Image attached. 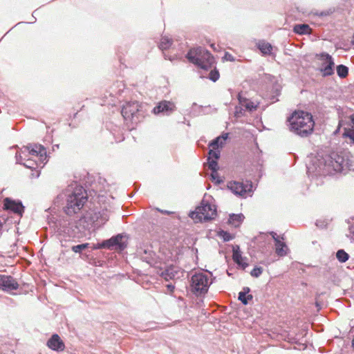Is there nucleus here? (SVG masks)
<instances>
[{"mask_svg":"<svg viewBox=\"0 0 354 354\" xmlns=\"http://www.w3.org/2000/svg\"><path fill=\"white\" fill-rule=\"evenodd\" d=\"M109 218V213L108 210L102 209L80 218L74 223H71L68 219V236H79L78 234H83L86 230L98 228L103 225Z\"/></svg>","mask_w":354,"mask_h":354,"instance_id":"f257e3e1","label":"nucleus"},{"mask_svg":"<svg viewBox=\"0 0 354 354\" xmlns=\"http://www.w3.org/2000/svg\"><path fill=\"white\" fill-rule=\"evenodd\" d=\"M50 211V214L47 216L49 224L53 223L57 232L62 235L66 231V223L65 217L66 216V191L62 192L58 194L53 201L51 207L46 211Z\"/></svg>","mask_w":354,"mask_h":354,"instance_id":"f03ea898","label":"nucleus"},{"mask_svg":"<svg viewBox=\"0 0 354 354\" xmlns=\"http://www.w3.org/2000/svg\"><path fill=\"white\" fill-rule=\"evenodd\" d=\"M288 121L290 131L300 137H308L313 131L315 122L310 113L295 111L288 118Z\"/></svg>","mask_w":354,"mask_h":354,"instance_id":"7ed1b4c3","label":"nucleus"},{"mask_svg":"<svg viewBox=\"0 0 354 354\" xmlns=\"http://www.w3.org/2000/svg\"><path fill=\"white\" fill-rule=\"evenodd\" d=\"M319 162L323 165L322 168L319 165V169L316 168L317 174L319 175L332 174L333 171L342 172L348 165V160L337 152L331 153L322 160H319Z\"/></svg>","mask_w":354,"mask_h":354,"instance_id":"20e7f679","label":"nucleus"},{"mask_svg":"<svg viewBox=\"0 0 354 354\" xmlns=\"http://www.w3.org/2000/svg\"><path fill=\"white\" fill-rule=\"evenodd\" d=\"M88 200L86 189L81 185H68V216L77 214L82 209Z\"/></svg>","mask_w":354,"mask_h":354,"instance_id":"39448f33","label":"nucleus"},{"mask_svg":"<svg viewBox=\"0 0 354 354\" xmlns=\"http://www.w3.org/2000/svg\"><path fill=\"white\" fill-rule=\"evenodd\" d=\"M28 156H32L39 160L42 167L48 162L47 151L45 147L40 144H28L23 146L15 154L16 163H21Z\"/></svg>","mask_w":354,"mask_h":354,"instance_id":"423d86ee","label":"nucleus"},{"mask_svg":"<svg viewBox=\"0 0 354 354\" xmlns=\"http://www.w3.org/2000/svg\"><path fill=\"white\" fill-rule=\"evenodd\" d=\"M186 58L189 62L205 71L214 67V57L207 50L202 47L190 49L186 55Z\"/></svg>","mask_w":354,"mask_h":354,"instance_id":"0eeeda50","label":"nucleus"},{"mask_svg":"<svg viewBox=\"0 0 354 354\" xmlns=\"http://www.w3.org/2000/svg\"><path fill=\"white\" fill-rule=\"evenodd\" d=\"M186 58L189 62L205 71L214 67V57L207 50L202 47L190 49L186 55Z\"/></svg>","mask_w":354,"mask_h":354,"instance_id":"6e6552de","label":"nucleus"},{"mask_svg":"<svg viewBox=\"0 0 354 354\" xmlns=\"http://www.w3.org/2000/svg\"><path fill=\"white\" fill-rule=\"evenodd\" d=\"M121 114L127 124L131 125V129H133V125L139 123L145 117V112L142 106L137 101L126 102L122 106Z\"/></svg>","mask_w":354,"mask_h":354,"instance_id":"1a4fd4ad","label":"nucleus"},{"mask_svg":"<svg viewBox=\"0 0 354 354\" xmlns=\"http://www.w3.org/2000/svg\"><path fill=\"white\" fill-rule=\"evenodd\" d=\"M190 290L196 297L204 296L212 283L209 277L203 272H196L190 279Z\"/></svg>","mask_w":354,"mask_h":354,"instance_id":"9d476101","label":"nucleus"},{"mask_svg":"<svg viewBox=\"0 0 354 354\" xmlns=\"http://www.w3.org/2000/svg\"><path fill=\"white\" fill-rule=\"evenodd\" d=\"M216 215V209L214 205L208 201L202 200L200 205L194 211L189 213V216L196 222L207 221L213 219Z\"/></svg>","mask_w":354,"mask_h":354,"instance_id":"9b49d317","label":"nucleus"},{"mask_svg":"<svg viewBox=\"0 0 354 354\" xmlns=\"http://www.w3.org/2000/svg\"><path fill=\"white\" fill-rule=\"evenodd\" d=\"M3 206L5 210L14 213L20 217L23 216L25 210V207L21 201L12 199L9 197H6L3 199Z\"/></svg>","mask_w":354,"mask_h":354,"instance_id":"f8f14e48","label":"nucleus"},{"mask_svg":"<svg viewBox=\"0 0 354 354\" xmlns=\"http://www.w3.org/2000/svg\"><path fill=\"white\" fill-rule=\"evenodd\" d=\"M227 187L234 194L245 196L247 193L252 191V183L250 180L245 183L232 181L228 183Z\"/></svg>","mask_w":354,"mask_h":354,"instance_id":"ddd939ff","label":"nucleus"},{"mask_svg":"<svg viewBox=\"0 0 354 354\" xmlns=\"http://www.w3.org/2000/svg\"><path fill=\"white\" fill-rule=\"evenodd\" d=\"M123 236L118 234L112 236L111 239L103 241L97 247V248H108L124 250L127 248V243L122 241Z\"/></svg>","mask_w":354,"mask_h":354,"instance_id":"4468645a","label":"nucleus"},{"mask_svg":"<svg viewBox=\"0 0 354 354\" xmlns=\"http://www.w3.org/2000/svg\"><path fill=\"white\" fill-rule=\"evenodd\" d=\"M19 283L11 275L0 274V290L4 292L17 290Z\"/></svg>","mask_w":354,"mask_h":354,"instance_id":"2eb2a0df","label":"nucleus"},{"mask_svg":"<svg viewBox=\"0 0 354 354\" xmlns=\"http://www.w3.org/2000/svg\"><path fill=\"white\" fill-rule=\"evenodd\" d=\"M322 58L326 60V62L322 64L320 71L324 77L332 75L334 73L335 63L333 57L326 53H322L320 55Z\"/></svg>","mask_w":354,"mask_h":354,"instance_id":"dca6fc26","label":"nucleus"},{"mask_svg":"<svg viewBox=\"0 0 354 354\" xmlns=\"http://www.w3.org/2000/svg\"><path fill=\"white\" fill-rule=\"evenodd\" d=\"M176 109L175 104L167 100H162L153 109V113L154 114H163V115H169Z\"/></svg>","mask_w":354,"mask_h":354,"instance_id":"f3484780","label":"nucleus"},{"mask_svg":"<svg viewBox=\"0 0 354 354\" xmlns=\"http://www.w3.org/2000/svg\"><path fill=\"white\" fill-rule=\"evenodd\" d=\"M46 345L49 348L57 352L62 351L65 348L64 342L56 333L52 335L48 339Z\"/></svg>","mask_w":354,"mask_h":354,"instance_id":"a211bd4d","label":"nucleus"},{"mask_svg":"<svg viewBox=\"0 0 354 354\" xmlns=\"http://www.w3.org/2000/svg\"><path fill=\"white\" fill-rule=\"evenodd\" d=\"M351 124L349 127L344 128L343 137L348 138L351 144L354 145V113L349 115Z\"/></svg>","mask_w":354,"mask_h":354,"instance_id":"6ab92c4d","label":"nucleus"},{"mask_svg":"<svg viewBox=\"0 0 354 354\" xmlns=\"http://www.w3.org/2000/svg\"><path fill=\"white\" fill-rule=\"evenodd\" d=\"M140 258L143 261L151 265L156 263V254L149 249H140Z\"/></svg>","mask_w":354,"mask_h":354,"instance_id":"aec40b11","label":"nucleus"},{"mask_svg":"<svg viewBox=\"0 0 354 354\" xmlns=\"http://www.w3.org/2000/svg\"><path fill=\"white\" fill-rule=\"evenodd\" d=\"M25 167L30 169L32 171L35 170L39 167H43L42 164H39V162L37 159H32L30 156L27 157L25 160H21V163Z\"/></svg>","mask_w":354,"mask_h":354,"instance_id":"412c9836","label":"nucleus"},{"mask_svg":"<svg viewBox=\"0 0 354 354\" xmlns=\"http://www.w3.org/2000/svg\"><path fill=\"white\" fill-rule=\"evenodd\" d=\"M275 252L279 257H284L287 254L288 246L281 239L274 242Z\"/></svg>","mask_w":354,"mask_h":354,"instance_id":"4be33fe9","label":"nucleus"},{"mask_svg":"<svg viewBox=\"0 0 354 354\" xmlns=\"http://www.w3.org/2000/svg\"><path fill=\"white\" fill-rule=\"evenodd\" d=\"M257 47L263 55H270L272 50V46L264 40L259 41L257 44Z\"/></svg>","mask_w":354,"mask_h":354,"instance_id":"5701e85b","label":"nucleus"},{"mask_svg":"<svg viewBox=\"0 0 354 354\" xmlns=\"http://www.w3.org/2000/svg\"><path fill=\"white\" fill-rule=\"evenodd\" d=\"M177 274L176 270H175V268L170 266L163 270L161 273L162 277H163L166 281H169L175 277Z\"/></svg>","mask_w":354,"mask_h":354,"instance_id":"b1692460","label":"nucleus"},{"mask_svg":"<svg viewBox=\"0 0 354 354\" xmlns=\"http://www.w3.org/2000/svg\"><path fill=\"white\" fill-rule=\"evenodd\" d=\"M243 218L244 216L242 214H232L230 215L228 221L230 224L234 225L235 227H238L243 222Z\"/></svg>","mask_w":354,"mask_h":354,"instance_id":"393cba45","label":"nucleus"},{"mask_svg":"<svg viewBox=\"0 0 354 354\" xmlns=\"http://www.w3.org/2000/svg\"><path fill=\"white\" fill-rule=\"evenodd\" d=\"M310 28L308 24H297L294 27V32L299 35L310 33Z\"/></svg>","mask_w":354,"mask_h":354,"instance_id":"a878e982","label":"nucleus"},{"mask_svg":"<svg viewBox=\"0 0 354 354\" xmlns=\"http://www.w3.org/2000/svg\"><path fill=\"white\" fill-rule=\"evenodd\" d=\"M172 44V40L167 36H164L161 38L159 44V48L162 50L168 49Z\"/></svg>","mask_w":354,"mask_h":354,"instance_id":"bb28decb","label":"nucleus"},{"mask_svg":"<svg viewBox=\"0 0 354 354\" xmlns=\"http://www.w3.org/2000/svg\"><path fill=\"white\" fill-rule=\"evenodd\" d=\"M336 257L341 263H345L350 257L349 254L343 249L338 250L336 252Z\"/></svg>","mask_w":354,"mask_h":354,"instance_id":"cd10ccee","label":"nucleus"},{"mask_svg":"<svg viewBox=\"0 0 354 354\" xmlns=\"http://www.w3.org/2000/svg\"><path fill=\"white\" fill-rule=\"evenodd\" d=\"M337 75L341 78H345L348 74V68L345 65L340 64L337 66Z\"/></svg>","mask_w":354,"mask_h":354,"instance_id":"c85d7f7f","label":"nucleus"},{"mask_svg":"<svg viewBox=\"0 0 354 354\" xmlns=\"http://www.w3.org/2000/svg\"><path fill=\"white\" fill-rule=\"evenodd\" d=\"M90 244L88 243L79 244L77 245H73L71 247V250L75 252L79 253L80 254H83V251L87 249L89 247Z\"/></svg>","mask_w":354,"mask_h":354,"instance_id":"c756f323","label":"nucleus"},{"mask_svg":"<svg viewBox=\"0 0 354 354\" xmlns=\"http://www.w3.org/2000/svg\"><path fill=\"white\" fill-rule=\"evenodd\" d=\"M232 252V259L234 262H238L239 260L242 259V255L239 245L233 246Z\"/></svg>","mask_w":354,"mask_h":354,"instance_id":"7c9ffc66","label":"nucleus"},{"mask_svg":"<svg viewBox=\"0 0 354 354\" xmlns=\"http://www.w3.org/2000/svg\"><path fill=\"white\" fill-rule=\"evenodd\" d=\"M259 106V103H254V102L249 100L247 103L244 104L243 107H245V110L249 112H252L257 110Z\"/></svg>","mask_w":354,"mask_h":354,"instance_id":"2f4dec72","label":"nucleus"},{"mask_svg":"<svg viewBox=\"0 0 354 354\" xmlns=\"http://www.w3.org/2000/svg\"><path fill=\"white\" fill-rule=\"evenodd\" d=\"M253 297L252 295H248L240 292L239 293L238 299L241 301V303L244 305H247L250 300L252 299Z\"/></svg>","mask_w":354,"mask_h":354,"instance_id":"473e14b6","label":"nucleus"},{"mask_svg":"<svg viewBox=\"0 0 354 354\" xmlns=\"http://www.w3.org/2000/svg\"><path fill=\"white\" fill-rule=\"evenodd\" d=\"M219 77L220 74L216 68H214L209 72L208 78L212 82H215L219 79Z\"/></svg>","mask_w":354,"mask_h":354,"instance_id":"72a5a7b5","label":"nucleus"},{"mask_svg":"<svg viewBox=\"0 0 354 354\" xmlns=\"http://www.w3.org/2000/svg\"><path fill=\"white\" fill-rule=\"evenodd\" d=\"M208 167L212 171H217L218 169L217 160L207 158Z\"/></svg>","mask_w":354,"mask_h":354,"instance_id":"f704fd0d","label":"nucleus"},{"mask_svg":"<svg viewBox=\"0 0 354 354\" xmlns=\"http://www.w3.org/2000/svg\"><path fill=\"white\" fill-rule=\"evenodd\" d=\"M223 145V141H221V137H217L210 142L209 147H213L214 149H218L219 146H222Z\"/></svg>","mask_w":354,"mask_h":354,"instance_id":"c9c22d12","label":"nucleus"},{"mask_svg":"<svg viewBox=\"0 0 354 354\" xmlns=\"http://www.w3.org/2000/svg\"><path fill=\"white\" fill-rule=\"evenodd\" d=\"M218 234L224 241H230L234 239V236L232 234L224 230H221Z\"/></svg>","mask_w":354,"mask_h":354,"instance_id":"e433bc0d","label":"nucleus"},{"mask_svg":"<svg viewBox=\"0 0 354 354\" xmlns=\"http://www.w3.org/2000/svg\"><path fill=\"white\" fill-rule=\"evenodd\" d=\"M207 158L218 160L220 157V151L218 149H209Z\"/></svg>","mask_w":354,"mask_h":354,"instance_id":"4c0bfd02","label":"nucleus"},{"mask_svg":"<svg viewBox=\"0 0 354 354\" xmlns=\"http://www.w3.org/2000/svg\"><path fill=\"white\" fill-rule=\"evenodd\" d=\"M242 106H236L235 111H234V117L236 118H239L244 115L245 110L243 109Z\"/></svg>","mask_w":354,"mask_h":354,"instance_id":"58836bf2","label":"nucleus"},{"mask_svg":"<svg viewBox=\"0 0 354 354\" xmlns=\"http://www.w3.org/2000/svg\"><path fill=\"white\" fill-rule=\"evenodd\" d=\"M263 272L261 267L255 266L250 272V274L254 277H259Z\"/></svg>","mask_w":354,"mask_h":354,"instance_id":"ea45409f","label":"nucleus"},{"mask_svg":"<svg viewBox=\"0 0 354 354\" xmlns=\"http://www.w3.org/2000/svg\"><path fill=\"white\" fill-rule=\"evenodd\" d=\"M237 99L239 100V105H241L242 106H244V104L247 103L248 101L249 100L248 98H247L246 97H244L242 95V93H239L238 94Z\"/></svg>","mask_w":354,"mask_h":354,"instance_id":"a19ab883","label":"nucleus"},{"mask_svg":"<svg viewBox=\"0 0 354 354\" xmlns=\"http://www.w3.org/2000/svg\"><path fill=\"white\" fill-rule=\"evenodd\" d=\"M245 260H247V258L242 257L241 260H239L238 262L235 263L238 265L239 267H240L243 270H245L248 266V263L245 262Z\"/></svg>","mask_w":354,"mask_h":354,"instance_id":"79ce46f5","label":"nucleus"},{"mask_svg":"<svg viewBox=\"0 0 354 354\" xmlns=\"http://www.w3.org/2000/svg\"><path fill=\"white\" fill-rule=\"evenodd\" d=\"M211 178L212 180L214 181L216 184H221L223 182V180L219 178L217 171H212Z\"/></svg>","mask_w":354,"mask_h":354,"instance_id":"37998d69","label":"nucleus"},{"mask_svg":"<svg viewBox=\"0 0 354 354\" xmlns=\"http://www.w3.org/2000/svg\"><path fill=\"white\" fill-rule=\"evenodd\" d=\"M315 225L317 227L323 229L327 226L328 223L325 220H317L315 223Z\"/></svg>","mask_w":354,"mask_h":354,"instance_id":"c03bdc74","label":"nucleus"},{"mask_svg":"<svg viewBox=\"0 0 354 354\" xmlns=\"http://www.w3.org/2000/svg\"><path fill=\"white\" fill-rule=\"evenodd\" d=\"M74 178H75V180L73 181L74 183H72L71 185H73V187H75L76 185H82V183H84V181H82V180L80 178L77 179V176H74Z\"/></svg>","mask_w":354,"mask_h":354,"instance_id":"a18cd8bd","label":"nucleus"},{"mask_svg":"<svg viewBox=\"0 0 354 354\" xmlns=\"http://www.w3.org/2000/svg\"><path fill=\"white\" fill-rule=\"evenodd\" d=\"M270 234L272 236V239H274V242L280 239H281L282 240H284L283 236H278L277 234L274 232H270Z\"/></svg>","mask_w":354,"mask_h":354,"instance_id":"49530a36","label":"nucleus"},{"mask_svg":"<svg viewBox=\"0 0 354 354\" xmlns=\"http://www.w3.org/2000/svg\"><path fill=\"white\" fill-rule=\"evenodd\" d=\"M224 58L228 61H234V60L233 56L228 53H225Z\"/></svg>","mask_w":354,"mask_h":354,"instance_id":"de8ad7c7","label":"nucleus"},{"mask_svg":"<svg viewBox=\"0 0 354 354\" xmlns=\"http://www.w3.org/2000/svg\"><path fill=\"white\" fill-rule=\"evenodd\" d=\"M41 171L40 170H35L34 172L31 174L32 178H37L40 176Z\"/></svg>","mask_w":354,"mask_h":354,"instance_id":"09e8293b","label":"nucleus"},{"mask_svg":"<svg viewBox=\"0 0 354 354\" xmlns=\"http://www.w3.org/2000/svg\"><path fill=\"white\" fill-rule=\"evenodd\" d=\"M241 292L245 294L246 295H249V292H250V288L249 287H244L241 291Z\"/></svg>","mask_w":354,"mask_h":354,"instance_id":"8fccbe9b","label":"nucleus"},{"mask_svg":"<svg viewBox=\"0 0 354 354\" xmlns=\"http://www.w3.org/2000/svg\"><path fill=\"white\" fill-rule=\"evenodd\" d=\"M228 138V133H224L221 137V141H223V143L224 141Z\"/></svg>","mask_w":354,"mask_h":354,"instance_id":"3c124183","label":"nucleus"},{"mask_svg":"<svg viewBox=\"0 0 354 354\" xmlns=\"http://www.w3.org/2000/svg\"><path fill=\"white\" fill-rule=\"evenodd\" d=\"M167 288H168L171 292H173V291H174V285H172V284H171V283H170V284H168V285L167 286Z\"/></svg>","mask_w":354,"mask_h":354,"instance_id":"603ef678","label":"nucleus"},{"mask_svg":"<svg viewBox=\"0 0 354 354\" xmlns=\"http://www.w3.org/2000/svg\"><path fill=\"white\" fill-rule=\"evenodd\" d=\"M3 223L1 218L0 217V234H1Z\"/></svg>","mask_w":354,"mask_h":354,"instance_id":"864d4df0","label":"nucleus"},{"mask_svg":"<svg viewBox=\"0 0 354 354\" xmlns=\"http://www.w3.org/2000/svg\"><path fill=\"white\" fill-rule=\"evenodd\" d=\"M165 59H169V60H171V61H172V60L174 59V58H173V57H167L166 55H165Z\"/></svg>","mask_w":354,"mask_h":354,"instance_id":"5fc2aeb1","label":"nucleus"},{"mask_svg":"<svg viewBox=\"0 0 354 354\" xmlns=\"http://www.w3.org/2000/svg\"><path fill=\"white\" fill-rule=\"evenodd\" d=\"M351 44L354 45V35H353L352 39H351Z\"/></svg>","mask_w":354,"mask_h":354,"instance_id":"6e6d98bb","label":"nucleus"},{"mask_svg":"<svg viewBox=\"0 0 354 354\" xmlns=\"http://www.w3.org/2000/svg\"><path fill=\"white\" fill-rule=\"evenodd\" d=\"M60 241H61V243H62V246H64V244H63V240H62V239H61V240H60Z\"/></svg>","mask_w":354,"mask_h":354,"instance_id":"4d7b16f0","label":"nucleus"},{"mask_svg":"<svg viewBox=\"0 0 354 354\" xmlns=\"http://www.w3.org/2000/svg\"><path fill=\"white\" fill-rule=\"evenodd\" d=\"M35 13V11L32 12V16H34V14Z\"/></svg>","mask_w":354,"mask_h":354,"instance_id":"13d9d810","label":"nucleus"},{"mask_svg":"<svg viewBox=\"0 0 354 354\" xmlns=\"http://www.w3.org/2000/svg\"><path fill=\"white\" fill-rule=\"evenodd\" d=\"M35 13V11L32 12V16H34V14Z\"/></svg>","mask_w":354,"mask_h":354,"instance_id":"bf43d9fd","label":"nucleus"},{"mask_svg":"<svg viewBox=\"0 0 354 354\" xmlns=\"http://www.w3.org/2000/svg\"><path fill=\"white\" fill-rule=\"evenodd\" d=\"M35 13V11L32 12V16H34V14Z\"/></svg>","mask_w":354,"mask_h":354,"instance_id":"052dcab7","label":"nucleus"},{"mask_svg":"<svg viewBox=\"0 0 354 354\" xmlns=\"http://www.w3.org/2000/svg\"><path fill=\"white\" fill-rule=\"evenodd\" d=\"M321 15H322V16H324V15H326V14L321 13Z\"/></svg>","mask_w":354,"mask_h":354,"instance_id":"680f3d73","label":"nucleus"}]
</instances>
